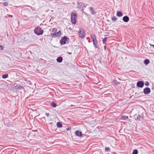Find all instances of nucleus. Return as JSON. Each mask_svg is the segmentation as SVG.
Segmentation results:
<instances>
[{"label":"nucleus","instance_id":"f257e3e1","mask_svg":"<svg viewBox=\"0 0 154 154\" xmlns=\"http://www.w3.org/2000/svg\"><path fill=\"white\" fill-rule=\"evenodd\" d=\"M90 37L92 39V42L94 48H98L99 46L97 45L98 42L95 35L94 34H91L90 35Z\"/></svg>","mask_w":154,"mask_h":154},{"label":"nucleus","instance_id":"f03ea898","mask_svg":"<svg viewBox=\"0 0 154 154\" xmlns=\"http://www.w3.org/2000/svg\"><path fill=\"white\" fill-rule=\"evenodd\" d=\"M43 32L44 31L39 26L35 27L34 29V33L38 35H42Z\"/></svg>","mask_w":154,"mask_h":154},{"label":"nucleus","instance_id":"7ed1b4c3","mask_svg":"<svg viewBox=\"0 0 154 154\" xmlns=\"http://www.w3.org/2000/svg\"><path fill=\"white\" fill-rule=\"evenodd\" d=\"M77 14L75 13L72 12L71 14V21L72 24H75L77 19Z\"/></svg>","mask_w":154,"mask_h":154},{"label":"nucleus","instance_id":"20e7f679","mask_svg":"<svg viewBox=\"0 0 154 154\" xmlns=\"http://www.w3.org/2000/svg\"><path fill=\"white\" fill-rule=\"evenodd\" d=\"M78 32L79 36L80 38H82L85 36L86 33L83 28H80L78 31Z\"/></svg>","mask_w":154,"mask_h":154},{"label":"nucleus","instance_id":"39448f33","mask_svg":"<svg viewBox=\"0 0 154 154\" xmlns=\"http://www.w3.org/2000/svg\"><path fill=\"white\" fill-rule=\"evenodd\" d=\"M51 36L53 37H59L61 35V32L60 31H59L57 32H56L55 33H51Z\"/></svg>","mask_w":154,"mask_h":154},{"label":"nucleus","instance_id":"423d86ee","mask_svg":"<svg viewBox=\"0 0 154 154\" xmlns=\"http://www.w3.org/2000/svg\"><path fill=\"white\" fill-rule=\"evenodd\" d=\"M67 37L66 36H64L61 38L60 42L61 45H65L66 43V42L67 41Z\"/></svg>","mask_w":154,"mask_h":154},{"label":"nucleus","instance_id":"0eeeda50","mask_svg":"<svg viewBox=\"0 0 154 154\" xmlns=\"http://www.w3.org/2000/svg\"><path fill=\"white\" fill-rule=\"evenodd\" d=\"M137 86L139 88H142L144 85L143 81H140L137 83Z\"/></svg>","mask_w":154,"mask_h":154},{"label":"nucleus","instance_id":"6e6552de","mask_svg":"<svg viewBox=\"0 0 154 154\" xmlns=\"http://www.w3.org/2000/svg\"><path fill=\"white\" fill-rule=\"evenodd\" d=\"M151 92L150 89L148 87L145 88V94H149Z\"/></svg>","mask_w":154,"mask_h":154},{"label":"nucleus","instance_id":"1a4fd4ad","mask_svg":"<svg viewBox=\"0 0 154 154\" xmlns=\"http://www.w3.org/2000/svg\"><path fill=\"white\" fill-rule=\"evenodd\" d=\"M75 135L78 137H81L82 136V132L79 131H77L75 132Z\"/></svg>","mask_w":154,"mask_h":154},{"label":"nucleus","instance_id":"9d476101","mask_svg":"<svg viewBox=\"0 0 154 154\" xmlns=\"http://www.w3.org/2000/svg\"><path fill=\"white\" fill-rule=\"evenodd\" d=\"M123 21L125 22H127L129 21V17L127 16H124L122 19Z\"/></svg>","mask_w":154,"mask_h":154},{"label":"nucleus","instance_id":"9b49d317","mask_svg":"<svg viewBox=\"0 0 154 154\" xmlns=\"http://www.w3.org/2000/svg\"><path fill=\"white\" fill-rule=\"evenodd\" d=\"M89 10L91 12V14H94L96 13L93 8L92 7H90L89 8Z\"/></svg>","mask_w":154,"mask_h":154},{"label":"nucleus","instance_id":"f8f14e48","mask_svg":"<svg viewBox=\"0 0 154 154\" xmlns=\"http://www.w3.org/2000/svg\"><path fill=\"white\" fill-rule=\"evenodd\" d=\"M15 87V89L17 90H21L24 89V87L23 86H21L18 85H17Z\"/></svg>","mask_w":154,"mask_h":154},{"label":"nucleus","instance_id":"ddd939ff","mask_svg":"<svg viewBox=\"0 0 154 154\" xmlns=\"http://www.w3.org/2000/svg\"><path fill=\"white\" fill-rule=\"evenodd\" d=\"M49 30L52 32V33H55L57 31V29L56 28H54L50 29Z\"/></svg>","mask_w":154,"mask_h":154},{"label":"nucleus","instance_id":"4468645a","mask_svg":"<svg viewBox=\"0 0 154 154\" xmlns=\"http://www.w3.org/2000/svg\"><path fill=\"white\" fill-rule=\"evenodd\" d=\"M63 60V58L61 57H59L57 58V61L58 63H61Z\"/></svg>","mask_w":154,"mask_h":154},{"label":"nucleus","instance_id":"2eb2a0df","mask_svg":"<svg viewBox=\"0 0 154 154\" xmlns=\"http://www.w3.org/2000/svg\"><path fill=\"white\" fill-rule=\"evenodd\" d=\"M116 15L119 17H121L123 15V14L121 11H118L117 12Z\"/></svg>","mask_w":154,"mask_h":154},{"label":"nucleus","instance_id":"dca6fc26","mask_svg":"<svg viewBox=\"0 0 154 154\" xmlns=\"http://www.w3.org/2000/svg\"><path fill=\"white\" fill-rule=\"evenodd\" d=\"M57 125L58 128H61L62 126V125L61 123L60 122H58L57 123Z\"/></svg>","mask_w":154,"mask_h":154},{"label":"nucleus","instance_id":"f3484780","mask_svg":"<svg viewBox=\"0 0 154 154\" xmlns=\"http://www.w3.org/2000/svg\"><path fill=\"white\" fill-rule=\"evenodd\" d=\"M143 115L142 116H141L140 115H138L136 119H135L136 120H140L141 119H143Z\"/></svg>","mask_w":154,"mask_h":154},{"label":"nucleus","instance_id":"a211bd4d","mask_svg":"<svg viewBox=\"0 0 154 154\" xmlns=\"http://www.w3.org/2000/svg\"><path fill=\"white\" fill-rule=\"evenodd\" d=\"M8 75L7 74H6L2 75V77L3 79H5L8 78Z\"/></svg>","mask_w":154,"mask_h":154},{"label":"nucleus","instance_id":"6ab92c4d","mask_svg":"<svg viewBox=\"0 0 154 154\" xmlns=\"http://www.w3.org/2000/svg\"><path fill=\"white\" fill-rule=\"evenodd\" d=\"M51 106L55 108V107L56 106V104L54 102H53L51 103Z\"/></svg>","mask_w":154,"mask_h":154},{"label":"nucleus","instance_id":"aec40b11","mask_svg":"<svg viewBox=\"0 0 154 154\" xmlns=\"http://www.w3.org/2000/svg\"><path fill=\"white\" fill-rule=\"evenodd\" d=\"M150 62L149 60L148 59H145V65H148Z\"/></svg>","mask_w":154,"mask_h":154},{"label":"nucleus","instance_id":"412c9836","mask_svg":"<svg viewBox=\"0 0 154 154\" xmlns=\"http://www.w3.org/2000/svg\"><path fill=\"white\" fill-rule=\"evenodd\" d=\"M24 80L27 82L26 83L30 85H32V84L30 81L29 80H28L27 79H25Z\"/></svg>","mask_w":154,"mask_h":154},{"label":"nucleus","instance_id":"4be33fe9","mask_svg":"<svg viewBox=\"0 0 154 154\" xmlns=\"http://www.w3.org/2000/svg\"><path fill=\"white\" fill-rule=\"evenodd\" d=\"M122 117L123 119L124 120H126L127 119H128V117L127 116H122Z\"/></svg>","mask_w":154,"mask_h":154},{"label":"nucleus","instance_id":"5701e85b","mask_svg":"<svg viewBox=\"0 0 154 154\" xmlns=\"http://www.w3.org/2000/svg\"><path fill=\"white\" fill-rule=\"evenodd\" d=\"M138 151L137 149H135L133 151L132 154H137Z\"/></svg>","mask_w":154,"mask_h":154},{"label":"nucleus","instance_id":"b1692460","mask_svg":"<svg viewBox=\"0 0 154 154\" xmlns=\"http://www.w3.org/2000/svg\"><path fill=\"white\" fill-rule=\"evenodd\" d=\"M117 19V18H116L115 16H113L112 18V20L113 21H116Z\"/></svg>","mask_w":154,"mask_h":154},{"label":"nucleus","instance_id":"393cba45","mask_svg":"<svg viewBox=\"0 0 154 154\" xmlns=\"http://www.w3.org/2000/svg\"><path fill=\"white\" fill-rule=\"evenodd\" d=\"M107 39V37H105L103 38V43L104 44H105L106 42V39Z\"/></svg>","mask_w":154,"mask_h":154},{"label":"nucleus","instance_id":"a878e982","mask_svg":"<svg viewBox=\"0 0 154 154\" xmlns=\"http://www.w3.org/2000/svg\"><path fill=\"white\" fill-rule=\"evenodd\" d=\"M110 150V148L109 147H106L105 148V150L106 152L109 151Z\"/></svg>","mask_w":154,"mask_h":154},{"label":"nucleus","instance_id":"bb28decb","mask_svg":"<svg viewBox=\"0 0 154 154\" xmlns=\"http://www.w3.org/2000/svg\"><path fill=\"white\" fill-rule=\"evenodd\" d=\"M149 82L148 81H146L145 82V85L148 86H149Z\"/></svg>","mask_w":154,"mask_h":154},{"label":"nucleus","instance_id":"cd10ccee","mask_svg":"<svg viewBox=\"0 0 154 154\" xmlns=\"http://www.w3.org/2000/svg\"><path fill=\"white\" fill-rule=\"evenodd\" d=\"M3 5L4 6H7L8 5V3L7 2H5L3 3Z\"/></svg>","mask_w":154,"mask_h":154},{"label":"nucleus","instance_id":"c85d7f7f","mask_svg":"<svg viewBox=\"0 0 154 154\" xmlns=\"http://www.w3.org/2000/svg\"><path fill=\"white\" fill-rule=\"evenodd\" d=\"M0 49L1 50L3 49V47L2 45H0Z\"/></svg>","mask_w":154,"mask_h":154},{"label":"nucleus","instance_id":"c756f323","mask_svg":"<svg viewBox=\"0 0 154 154\" xmlns=\"http://www.w3.org/2000/svg\"><path fill=\"white\" fill-rule=\"evenodd\" d=\"M85 7H86V6H84L83 7V8H82V11L83 12V13H84V12L83 11H84V9L85 8Z\"/></svg>","mask_w":154,"mask_h":154},{"label":"nucleus","instance_id":"7c9ffc66","mask_svg":"<svg viewBox=\"0 0 154 154\" xmlns=\"http://www.w3.org/2000/svg\"><path fill=\"white\" fill-rule=\"evenodd\" d=\"M45 115L47 116H49V113H45Z\"/></svg>","mask_w":154,"mask_h":154},{"label":"nucleus","instance_id":"2f4dec72","mask_svg":"<svg viewBox=\"0 0 154 154\" xmlns=\"http://www.w3.org/2000/svg\"><path fill=\"white\" fill-rule=\"evenodd\" d=\"M7 15L8 17H13V16L12 15H9V14H7Z\"/></svg>","mask_w":154,"mask_h":154},{"label":"nucleus","instance_id":"473e14b6","mask_svg":"<svg viewBox=\"0 0 154 154\" xmlns=\"http://www.w3.org/2000/svg\"><path fill=\"white\" fill-rule=\"evenodd\" d=\"M106 46H104V49L105 51H106Z\"/></svg>","mask_w":154,"mask_h":154},{"label":"nucleus","instance_id":"72a5a7b5","mask_svg":"<svg viewBox=\"0 0 154 154\" xmlns=\"http://www.w3.org/2000/svg\"><path fill=\"white\" fill-rule=\"evenodd\" d=\"M99 61H100V63L102 64V62H101V60H100Z\"/></svg>","mask_w":154,"mask_h":154},{"label":"nucleus","instance_id":"f704fd0d","mask_svg":"<svg viewBox=\"0 0 154 154\" xmlns=\"http://www.w3.org/2000/svg\"><path fill=\"white\" fill-rule=\"evenodd\" d=\"M80 4H81V3H78V5H79Z\"/></svg>","mask_w":154,"mask_h":154},{"label":"nucleus","instance_id":"c9c22d12","mask_svg":"<svg viewBox=\"0 0 154 154\" xmlns=\"http://www.w3.org/2000/svg\"><path fill=\"white\" fill-rule=\"evenodd\" d=\"M152 45L154 48V45Z\"/></svg>","mask_w":154,"mask_h":154},{"label":"nucleus","instance_id":"e433bc0d","mask_svg":"<svg viewBox=\"0 0 154 154\" xmlns=\"http://www.w3.org/2000/svg\"><path fill=\"white\" fill-rule=\"evenodd\" d=\"M143 92L144 93V89H143Z\"/></svg>","mask_w":154,"mask_h":154},{"label":"nucleus","instance_id":"4c0bfd02","mask_svg":"<svg viewBox=\"0 0 154 154\" xmlns=\"http://www.w3.org/2000/svg\"><path fill=\"white\" fill-rule=\"evenodd\" d=\"M68 129H68V128H67V129H66V130H68Z\"/></svg>","mask_w":154,"mask_h":154},{"label":"nucleus","instance_id":"58836bf2","mask_svg":"<svg viewBox=\"0 0 154 154\" xmlns=\"http://www.w3.org/2000/svg\"><path fill=\"white\" fill-rule=\"evenodd\" d=\"M143 63H144V60L143 61Z\"/></svg>","mask_w":154,"mask_h":154}]
</instances>
